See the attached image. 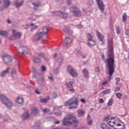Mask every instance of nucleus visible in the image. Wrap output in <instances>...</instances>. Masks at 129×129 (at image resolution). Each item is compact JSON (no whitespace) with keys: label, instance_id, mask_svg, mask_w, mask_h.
I'll use <instances>...</instances> for the list:
<instances>
[{"label":"nucleus","instance_id":"nucleus-1","mask_svg":"<svg viewBox=\"0 0 129 129\" xmlns=\"http://www.w3.org/2000/svg\"><path fill=\"white\" fill-rule=\"evenodd\" d=\"M108 58L106 60L107 66L109 69V76H112L114 73V54L113 53V41L112 38L108 39Z\"/></svg>","mask_w":129,"mask_h":129},{"label":"nucleus","instance_id":"nucleus-2","mask_svg":"<svg viewBox=\"0 0 129 129\" xmlns=\"http://www.w3.org/2000/svg\"><path fill=\"white\" fill-rule=\"evenodd\" d=\"M104 121L107 123V124L113 127L114 129H125V124L122 121L118 120L115 119L114 118H110L107 116L104 119Z\"/></svg>","mask_w":129,"mask_h":129},{"label":"nucleus","instance_id":"nucleus-3","mask_svg":"<svg viewBox=\"0 0 129 129\" xmlns=\"http://www.w3.org/2000/svg\"><path fill=\"white\" fill-rule=\"evenodd\" d=\"M74 123L75 126H77V124L79 123V121L76 119V117L72 114H70L68 117H65L62 120L63 125L68 126L71 125Z\"/></svg>","mask_w":129,"mask_h":129},{"label":"nucleus","instance_id":"nucleus-4","mask_svg":"<svg viewBox=\"0 0 129 129\" xmlns=\"http://www.w3.org/2000/svg\"><path fill=\"white\" fill-rule=\"evenodd\" d=\"M78 102H79L78 99L73 97L71 100L65 103V105L66 106H69V105H72V104H74V106H71L69 107L70 109H73L74 108H76V107H77Z\"/></svg>","mask_w":129,"mask_h":129},{"label":"nucleus","instance_id":"nucleus-5","mask_svg":"<svg viewBox=\"0 0 129 129\" xmlns=\"http://www.w3.org/2000/svg\"><path fill=\"white\" fill-rule=\"evenodd\" d=\"M0 99L3 102L4 104L7 106L8 108H10L13 106V103L5 95H1L0 96Z\"/></svg>","mask_w":129,"mask_h":129},{"label":"nucleus","instance_id":"nucleus-6","mask_svg":"<svg viewBox=\"0 0 129 129\" xmlns=\"http://www.w3.org/2000/svg\"><path fill=\"white\" fill-rule=\"evenodd\" d=\"M87 38L88 39V44L89 46L92 47V46H95V40L93 39V36L90 34H87Z\"/></svg>","mask_w":129,"mask_h":129},{"label":"nucleus","instance_id":"nucleus-7","mask_svg":"<svg viewBox=\"0 0 129 129\" xmlns=\"http://www.w3.org/2000/svg\"><path fill=\"white\" fill-rule=\"evenodd\" d=\"M29 48L26 46H21L18 48V53L24 55V54H29Z\"/></svg>","mask_w":129,"mask_h":129},{"label":"nucleus","instance_id":"nucleus-8","mask_svg":"<svg viewBox=\"0 0 129 129\" xmlns=\"http://www.w3.org/2000/svg\"><path fill=\"white\" fill-rule=\"evenodd\" d=\"M13 36L10 38V40H15V39H19L22 36V34L20 32H17L15 30L12 31Z\"/></svg>","mask_w":129,"mask_h":129},{"label":"nucleus","instance_id":"nucleus-9","mask_svg":"<svg viewBox=\"0 0 129 129\" xmlns=\"http://www.w3.org/2000/svg\"><path fill=\"white\" fill-rule=\"evenodd\" d=\"M71 12L74 13L76 17H81V13L79 12V10L76 7H72L70 9Z\"/></svg>","mask_w":129,"mask_h":129},{"label":"nucleus","instance_id":"nucleus-10","mask_svg":"<svg viewBox=\"0 0 129 129\" xmlns=\"http://www.w3.org/2000/svg\"><path fill=\"white\" fill-rule=\"evenodd\" d=\"M54 15L63 19H66L68 17V15L67 13H64L61 11L55 12L54 13Z\"/></svg>","mask_w":129,"mask_h":129},{"label":"nucleus","instance_id":"nucleus-11","mask_svg":"<svg viewBox=\"0 0 129 129\" xmlns=\"http://www.w3.org/2000/svg\"><path fill=\"white\" fill-rule=\"evenodd\" d=\"M68 70L70 72L71 76H72L73 77H76L77 76V73L71 66L68 67Z\"/></svg>","mask_w":129,"mask_h":129},{"label":"nucleus","instance_id":"nucleus-12","mask_svg":"<svg viewBox=\"0 0 129 129\" xmlns=\"http://www.w3.org/2000/svg\"><path fill=\"white\" fill-rule=\"evenodd\" d=\"M3 58L4 61H5V63L6 64H8L9 63H11L12 62V56L8 55V54H4L3 55Z\"/></svg>","mask_w":129,"mask_h":129},{"label":"nucleus","instance_id":"nucleus-13","mask_svg":"<svg viewBox=\"0 0 129 129\" xmlns=\"http://www.w3.org/2000/svg\"><path fill=\"white\" fill-rule=\"evenodd\" d=\"M68 88H70L69 91L71 92H74V89H73V85H74V82L71 81L68 83H66Z\"/></svg>","mask_w":129,"mask_h":129},{"label":"nucleus","instance_id":"nucleus-14","mask_svg":"<svg viewBox=\"0 0 129 129\" xmlns=\"http://www.w3.org/2000/svg\"><path fill=\"white\" fill-rule=\"evenodd\" d=\"M43 37V33L39 32L36 34L34 37V41H39V40H41Z\"/></svg>","mask_w":129,"mask_h":129},{"label":"nucleus","instance_id":"nucleus-15","mask_svg":"<svg viewBox=\"0 0 129 129\" xmlns=\"http://www.w3.org/2000/svg\"><path fill=\"white\" fill-rule=\"evenodd\" d=\"M97 2L100 11L103 12V11H104V5H103V3L101 0H97Z\"/></svg>","mask_w":129,"mask_h":129},{"label":"nucleus","instance_id":"nucleus-16","mask_svg":"<svg viewBox=\"0 0 129 129\" xmlns=\"http://www.w3.org/2000/svg\"><path fill=\"white\" fill-rule=\"evenodd\" d=\"M97 35L99 41L102 42V45H103V44H104V42L103 41L104 36L98 32H97Z\"/></svg>","mask_w":129,"mask_h":129},{"label":"nucleus","instance_id":"nucleus-17","mask_svg":"<svg viewBox=\"0 0 129 129\" xmlns=\"http://www.w3.org/2000/svg\"><path fill=\"white\" fill-rule=\"evenodd\" d=\"M16 102L19 104H22L24 103V99L22 97H18L16 100Z\"/></svg>","mask_w":129,"mask_h":129},{"label":"nucleus","instance_id":"nucleus-18","mask_svg":"<svg viewBox=\"0 0 129 129\" xmlns=\"http://www.w3.org/2000/svg\"><path fill=\"white\" fill-rule=\"evenodd\" d=\"M71 43V39L69 38H66L65 40V43L63 44V46L66 47L67 45H69Z\"/></svg>","mask_w":129,"mask_h":129},{"label":"nucleus","instance_id":"nucleus-19","mask_svg":"<svg viewBox=\"0 0 129 129\" xmlns=\"http://www.w3.org/2000/svg\"><path fill=\"white\" fill-rule=\"evenodd\" d=\"M9 70H10V68H8L6 71H3L1 74V77H5V76H6V75L9 73Z\"/></svg>","mask_w":129,"mask_h":129},{"label":"nucleus","instance_id":"nucleus-20","mask_svg":"<svg viewBox=\"0 0 129 129\" xmlns=\"http://www.w3.org/2000/svg\"><path fill=\"white\" fill-rule=\"evenodd\" d=\"M11 4L9 0H4V6L5 8H8L9 6Z\"/></svg>","mask_w":129,"mask_h":129},{"label":"nucleus","instance_id":"nucleus-21","mask_svg":"<svg viewBox=\"0 0 129 129\" xmlns=\"http://www.w3.org/2000/svg\"><path fill=\"white\" fill-rule=\"evenodd\" d=\"M23 4H24V2L18 3V2L15 1V5L16 8H19L20 7H22V6L23 5Z\"/></svg>","mask_w":129,"mask_h":129},{"label":"nucleus","instance_id":"nucleus-22","mask_svg":"<svg viewBox=\"0 0 129 129\" xmlns=\"http://www.w3.org/2000/svg\"><path fill=\"white\" fill-rule=\"evenodd\" d=\"M29 114L28 113H25L23 115H22V119L23 120H25V119H28V118L29 117Z\"/></svg>","mask_w":129,"mask_h":129},{"label":"nucleus","instance_id":"nucleus-23","mask_svg":"<svg viewBox=\"0 0 129 129\" xmlns=\"http://www.w3.org/2000/svg\"><path fill=\"white\" fill-rule=\"evenodd\" d=\"M0 35L5 36L7 38L8 37V32L6 31H0Z\"/></svg>","mask_w":129,"mask_h":129},{"label":"nucleus","instance_id":"nucleus-24","mask_svg":"<svg viewBox=\"0 0 129 129\" xmlns=\"http://www.w3.org/2000/svg\"><path fill=\"white\" fill-rule=\"evenodd\" d=\"M32 112L34 114H37V113H39V110L37 108L34 107L32 108Z\"/></svg>","mask_w":129,"mask_h":129},{"label":"nucleus","instance_id":"nucleus-25","mask_svg":"<svg viewBox=\"0 0 129 129\" xmlns=\"http://www.w3.org/2000/svg\"><path fill=\"white\" fill-rule=\"evenodd\" d=\"M83 73L86 78H88V71L86 69H84L83 70Z\"/></svg>","mask_w":129,"mask_h":129},{"label":"nucleus","instance_id":"nucleus-26","mask_svg":"<svg viewBox=\"0 0 129 129\" xmlns=\"http://www.w3.org/2000/svg\"><path fill=\"white\" fill-rule=\"evenodd\" d=\"M49 99H50L49 97L46 99H41L40 102H42V103H46V102L49 101Z\"/></svg>","mask_w":129,"mask_h":129},{"label":"nucleus","instance_id":"nucleus-27","mask_svg":"<svg viewBox=\"0 0 129 129\" xmlns=\"http://www.w3.org/2000/svg\"><path fill=\"white\" fill-rule=\"evenodd\" d=\"M90 119V116L89 115L87 116V120H88V124L89 125H90L91 124H92V120Z\"/></svg>","mask_w":129,"mask_h":129},{"label":"nucleus","instance_id":"nucleus-28","mask_svg":"<svg viewBox=\"0 0 129 129\" xmlns=\"http://www.w3.org/2000/svg\"><path fill=\"white\" fill-rule=\"evenodd\" d=\"M116 96L118 99H121V97H122V94L120 93H117L116 94Z\"/></svg>","mask_w":129,"mask_h":129},{"label":"nucleus","instance_id":"nucleus-29","mask_svg":"<svg viewBox=\"0 0 129 129\" xmlns=\"http://www.w3.org/2000/svg\"><path fill=\"white\" fill-rule=\"evenodd\" d=\"M100 127L102 129H107V125L106 124L103 123L100 124Z\"/></svg>","mask_w":129,"mask_h":129},{"label":"nucleus","instance_id":"nucleus-30","mask_svg":"<svg viewBox=\"0 0 129 129\" xmlns=\"http://www.w3.org/2000/svg\"><path fill=\"white\" fill-rule=\"evenodd\" d=\"M113 104V99H110L109 100L107 105L108 106H111V105Z\"/></svg>","mask_w":129,"mask_h":129},{"label":"nucleus","instance_id":"nucleus-31","mask_svg":"<svg viewBox=\"0 0 129 129\" xmlns=\"http://www.w3.org/2000/svg\"><path fill=\"white\" fill-rule=\"evenodd\" d=\"M126 14L124 13L122 15V22H123L124 23H125V22H126Z\"/></svg>","mask_w":129,"mask_h":129},{"label":"nucleus","instance_id":"nucleus-32","mask_svg":"<svg viewBox=\"0 0 129 129\" xmlns=\"http://www.w3.org/2000/svg\"><path fill=\"white\" fill-rule=\"evenodd\" d=\"M78 114H80V115H82L83 114H84V113H85V112H84V111L82 109H79L78 111Z\"/></svg>","mask_w":129,"mask_h":129},{"label":"nucleus","instance_id":"nucleus-33","mask_svg":"<svg viewBox=\"0 0 129 129\" xmlns=\"http://www.w3.org/2000/svg\"><path fill=\"white\" fill-rule=\"evenodd\" d=\"M33 129H40V123H36L33 126Z\"/></svg>","mask_w":129,"mask_h":129},{"label":"nucleus","instance_id":"nucleus-34","mask_svg":"<svg viewBox=\"0 0 129 129\" xmlns=\"http://www.w3.org/2000/svg\"><path fill=\"white\" fill-rule=\"evenodd\" d=\"M110 93V89H107L105 91L102 92L103 94H108V93Z\"/></svg>","mask_w":129,"mask_h":129},{"label":"nucleus","instance_id":"nucleus-35","mask_svg":"<svg viewBox=\"0 0 129 129\" xmlns=\"http://www.w3.org/2000/svg\"><path fill=\"white\" fill-rule=\"evenodd\" d=\"M43 32L45 35L48 33V27H45L43 29Z\"/></svg>","mask_w":129,"mask_h":129},{"label":"nucleus","instance_id":"nucleus-36","mask_svg":"<svg viewBox=\"0 0 129 129\" xmlns=\"http://www.w3.org/2000/svg\"><path fill=\"white\" fill-rule=\"evenodd\" d=\"M31 26H32V29H31V31H33V30H36V29H37L38 28V26H35L34 25V24L32 23L31 24Z\"/></svg>","mask_w":129,"mask_h":129},{"label":"nucleus","instance_id":"nucleus-37","mask_svg":"<svg viewBox=\"0 0 129 129\" xmlns=\"http://www.w3.org/2000/svg\"><path fill=\"white\" fill-rule=\"evenodd\" d=\"M116 32L118 35H119V34H120V28H119V26L116 27Z\"/></svg>","mask_w":129,"mask_h":129},{"label":"nucleus","instance_id":"nucleus-38","mask_svg":"<svg viewBox=\"0 0 129 129\" xmlns=\"http://www.w3.org/2000/svg\"><path fill=\"white\" fill-rule=\"evenodd\" d=\"M40 61L41 60L39 58H35L34 59V62H35V63H40Z\"/></svg>","mask_w":129,"mask_h":129},{"label":"nucleus","instance_id":"nucleus-39","mask_svg":"<svg viewBox=\"0 0 129 129\" xmlns=\"http://www.w3.org/2000/svg\"><path fill=\"white\" fill-rule=\"evenodd\" d=\"M63 31H64V32H65V33H69V32H70L69 28H67L66 27H65L63 29Z\"/></svg>","mask_w":129,"mask_h":129},{"label":"nucleus","instance_id":"nucleus-40","mask_svg":"<svg viewBox=\"0 0 129 129\" xmlns=\"http://www.w3.org/2000/svg\"><path fill=\"white\" fill-rule=\"evenodd\" d=\"M33 5L34 6L35 8H37L40 6V3H33Z\"/></svg>","mask_w":129,"mask_h":129},{"label":"nucleus","instance_id":"nucleus-41","mask_svg":"<svg viewBox=\"0 0 129 129\" xmlns=\"http://www.w3.org/2000/svg\"><path fill=\"white\" fill-rule=\"evenodd\" d=\"M39 56H40V57H42V58H45V54H44L43 53H39Z\"/></svg>","mask_w":129,"mask_h":129},{"label":"nucleus","instance_id":"nucleus-42","mask_svg":"<svg viewBox=\"0 0 129 129\" xmlns=\"http://www.w3.org/2000/svg\"><path fill=\"white\" fill-rule=\"evenodd\" d=\"M120 88L119 87H116L115 89V92L116 91H119Z\"/></svg>","mask_w":129,"mask_h":129},{"label":"nucleus","instance_id":"nucleus-43","mask_svg":"<svg viewBox=\"0 0 129 129\" xmlns=\"http://www.w3.org/2000/svg\"><path fill=\"white\" fill-rule=\"evenodd\" d=\"M41 69L43 72L46 71V68L44 66H42Z\"/></svg>","mask_w":129,"mask_h":129},{"label":"nucleus","instance_id":"nucleus-44","mask_svg":"<svg viewBox=\"0 0 129 129\" xmlns=\"http://www.w3.org/2000/svg\"><path fill=\"white\" fill-rule=\"evenodd\" d=\"M125 34L126 35H129V30L127 29L125 32Z\"/></svg>","mask_w":129,"mask_h":129},{"label":"nucleus","instance_id":"nucleus-45","mask_svg":"<svg viewBox=\"0 0 129 129\" xmlns=\"http://www.w3.org/2000/svg\"><path fill=\"white\" fill-rule=\"evenodd\" d=\"M47 111H49V109L45 108V109H44L43 110V112H47Z\"/></svg>","mask_w":129,"mask_h":129},{"label":"nucleus","instance_id":"nucleus-46","mask_svg":"<svg viewBox=\"0 0 129 129\" xmlns=\"http://www.w3.org/2000/svg\"><path fill=\"white\" fill-rule=\"evenodd\" d=\"M99 102L100 103H103V102H104V101L103 100V99H100Z\"/></svg>","mask_w":129,"mask_h":129},{"label":"nucleus","instance_id":"nucleus-47","mask_svg":"<svg viewBox=\"0 0 129 129\" xmlns=\"http://www.w3.org/2000/svg\"><path fill=\"white\" fill-rule=\"evenodd\" d=\"M52 96H53V98H55L56 96H57V94H56V93H53Z\"/></svg>","mask_w":129,"mask_h":129},{"label":"nucleus","instance_id":"nucleus-48","mask_svg":"<svg viewBox=\"0 0 129 129\" xmlns=\"http://www.w3.org/2000/svg\"><path fill=\"white\" fill-rule=\"evenodd\" d=\"M96 72H99V68L97 67L95 69Z\"/></svg>","mask_w":129,"mask_h":129},{"label":"nucleus","instance_id":"nucleus-49","mask_svg":"<svg viewBox=\"0 0 129 129\" xmlns=\"http://www.w3.org/2000/svg\"><path fill=\"white\" fill-rule=\"evenodd\" d=\"M115 80L117 82H118L119 81H120V79H119V78H116Z\"/></svg>","mask_w":129,"mask_h":129},{"label":"nucleus","instance_id":"nucleus-50","mask_svg":"<svg viewBox=\"0 0 129 129\" xmlns=\"http://www.w3.org/2000/svg\"><path fill=\"white\" fill-rule=\"evenodd\" d=\"M81 102H83L84 103H85V99H84L83 98H82L81 99Z\"/></svg>","mask_w":129,"mask_h":129},{"label":"nucleus","instance_id":"nucleus-51","mask_svg":"<svg viewBox=\"0 0 129 129\" xmlns=\"http://www.w3.org/2000/svg\"><path fill=\"white\" fill-rule=\"evenodd\" d=\"M103 85H105L106 84H107V81H106L102 83Z\"/></svg>","mask_w":129,"mask_h":129},{"label":"nucleus","instance_id":"nucleus-52","mask_svg":"<svg viewBox=\"0 0 129 129\" xmlns=\"http://www.w3.org/2000/svg\"><path fill=\"white\" fill-rule=\"evenodd\" d=\"M36 18H37V16H33L32 20H36Z\"/></svg>","mask_w":129,"mask_h":129},{"label":"nucleus","instance_id":"nucleus-53","mask_svg":"<svg viewBox=\"0 0 129 129\" xmlns=\"http://www.w3.org/2000/svg\"><path fill=\"white\" fill-rule=\"evenodd\" d=\"M36 93H37V94H40V92H39V91L38 90V89L36 90Z\"/></svg>","mask_w":129,"mask_h":129},{"label":"nucleus","instance_id":"nucleus-54","mask_svg":"<svg viewBox=\"0 0 129 129\" xmlns=\"http://www.w3.org/2000/svg\"><path fill=\"white\" fill-rule=\"evenodd\" d=\"M48 78L50 80H53V77H49Z\"/></svg>","mask_w":129,"mask_h":129},{"label":"nucleus","instance_id":"nucleus-55","mask_svg":"<svg viewBox=\"0 0 129 129\" xmlns=\"http://www.w3.org/2000/svg\"><path fill=\"white\" fill-rule=\"evenodd\" d=\"M102 59H103V60H104V59L105 58V56L104 55V54L102 55Z\"/></svg>","mask_w":129,"mask_h":129},{"label":"nucleus","instance_id":"nucleus-56","mask_svg":"<svg viewBox=\"0 0 129 129\" xmlns=\"http://www.w3.org/2000/svg\"><path fill=\"white\" fill-rule=\"evenodd\" d=\"M7 22L8 24H11V20H10V19H8Z\"/></svg>","mask_w":129,"mask_h":129},{"label":"nucleus","instance_id":"nucleus-57","mask_svg":"<svg viewBox=\"0 0 129 129\" xmlns=\"http://www.w3.org/2000/svg\"><path fill=\"white\" fill-rule=\"evenodd\" d=\"M58 123H60V121H57L56 122H55V124H58Z\"/></svg>","mask_w":129,"mask_h":129},{"label":"nucleus","instance_id":"nucleus-58","mask_svg":"<svg viewBox=\"0 0 129 129\" xmlns=\"http://www.w3.org/2000/svg\"><path fill=\"white\" fill-rule=\"evenodd\" d=\"M56 57H57V53H55L54 56H53V58H56Z\"/></svg>","mask_w":129,"mask_h":129},{"label":"nucleus","instance_id":"nucleus-59","mask_svg":"<svg viewBox=\"0 0 129 129\" xmlns=\"http://www.w3.org/2000/svg\"><path fill=\"white\" fill-rule=\"evenodd\" d=\"M55 114L56 115H61V113H56Z\"/></svg>","mask_w":129,"mask_h":129},{"label":"nucleus","instance_id":"nucleus-60","mask_svg":"<svg viewBox=\"0 0 129 129\" xmlns=\"http://www.w3.org/2000/svg\"><path fill=\"white\" fill-rule=\"evenodd\" d=\"M68 3L69 5H70L71 4V1H70V0H69L68 1Z\"/></svg>","mask_w":129,"mask_h":129},{"label":"nucleus","instance_id":"nucleus-61","mask_svg":"<svg viewBox=\"0 0 129 129\" xmlns=\"http://www.w3.org/2000/svg\"><path fill=\"white\" fill-rule=\"evenodd\" d=\"M56 109H58V107H55L53 109V110H56Z\"/></svg>","mask_w":129,"mask_h":129},{"label":"nucleus","instance_id":"nucleus-62","mask_svg":"<svg viewBox=\"0 0 129 129\" xmlns=\"http://www.w3.org/2000/svg\"><path fill=\"white\" fill-rule=\"evenodd\" d=\"M33 72H35V71H36V69L33 68Z\"/></svg>","mask_w":129,"mask_h":129},{"label":"nucleus","instance_id":"nucleus-63","mask_svg":"<svg viewBox=\"0 0 129 129\" xmlns=\"http://www.w3.org/2000/svg\"><path fill=\"white\" fill-rule=\"evenodd\" d=\"M86 56H85V55H84L82 56V58H86Z\"/></svg>","mask_w":129,"mask_h":129},{"label":"nucleus","instance_id":"nucleus-64","mask_svg":"<svg viewBox=\"0 0 129 129\" xmlns=\"http://www.w3.org/2000/svg\"><path fill=\"white\" fill-rule=\"evenodd\" d=\"M111 80V76H110V77L109 78V80Z\"/></svg>","mask_w":129,"mask_h":129}]
</instances>
